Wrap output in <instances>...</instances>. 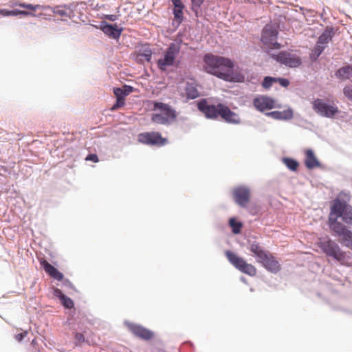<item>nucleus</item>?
<instances>
[{
    "label": "nucleus",
    "mask_w": 352,
    "mask_h": 352,
    "mask_svg": "<svg viewBox=\"0 0 352 352\" xmlns=\"http://www.w3.org/2000/svg\"><path fill=\"white\" fill-rule=\"evenodd\" d=\"M220 112L219 116L226 122L231 124H238L241 123L239 116L234 111H232L228 107L223 104L219 103Z\"/></svg>",
    "instance_id": "nucleus-16"
},
{
    "label": "nucleus",
    "mask_w": 352,
    "mask_h": 352,
    "mask_svg": "<svg viewBox=\"0 0 352 352\" xmlns=\"http://www.w3.org/2000/svg\"><path fill=\"white\" fill-rule=\"evenodd\" d=\"M313 109L317 113L327 118H333L339 112L336 106L328 104L321 99H316L314 101Z\"/></svg>",
    "instance_id": "nucleus-11"
},
{
    "label": "nucleus",
    "mask_w": 352,
    "mask_h": 352,
    "mask_svg": "<svg viewBox=\"0 0 352 352\" xmlns=\"http://www.w3.org/2000/svg\"><path fill=\"white\" fill-rule=\"evenodd\" d=\"M332 37V30L327 28L319 36L317 43L320 45H324V48H326L327 44L331 41Z\"/></svg>",
    "instance_id": "nucleus-26"
},
{
    "label": "nucleus",
    "mask_w": 352,
    "mask_h": 352,
    "mask_svg": "<svg viewBox=\"0 0 352 352\" xmlns=\"http://www.w3.org/2000/svg\"><path fill=\"white\" fill-rule=\"evenodd\" d=\"M75 340L78 342V344H81L85 342V337L82 333H76Z\"/></svg>",
    "instance_id": "nucleus-39"
},
{
    "label": "nucleus",
    "mask_w": 352,
    "mask_h": 352,
    "mask_svg": "<svg viewBox=\"0 0 352 352\" xmlns=\"http://www.w3.org/2000/svg\"><path fill=\"white\" fill-rule=\"evenodd\" d=\"M235 202L241 207H245L250 198V191L249 188L244 186L235 188L232 192Z\"/></svg>",
    "instance_id": "nucleus-13"
},
{
    "label": "nucleus",
    "mask_w": 352,
    "mask_h": 352,
    "mask_svg": "<svg viewBox=\"0 0 352 352\" xmlns=\"http://www.w3.org/2000/svg\"><path fill=\"white\" fill-rule=\"evenodd\" d=\"M279 82V84L284 87H287L289 85V81L286 78H276V82Z\"/></svg>",
    "instance_id": "nucleus-38"
},
{
    "label": "nucleus",
    "mask_w": 352,
    "mask_h": 352,
    "mask_svg": "<svg viewBox=\"0 0 352 352\" xmlns=\"http://www.w3.org/2000/svg\"><path fill=\"white\" fill-rule=\"evenodd\" d=\"M173 6H183L182 0H172Z\"/></svg>",
    "instance_id": "nucleus-47"
},
{
    "label": "nucleus",
    "mask_w": 352,
    "mask_h": 352,
    "mask_svg": "<svg viewBox=\"0 0 352 352\" xmlns=\"http://www.w3.org/2000/svg\"><path fill=\"white\" fill-rule=\"evenodd\" d=\"M125 104V98H116V102L113 104L111 109L116 110L122 107H123Z\"/></svg>",
    "instance_id": "nucleus-37"
},
{
    "label": "nucleus",
    "mask_w": 352,
    "mask_h": 352,
    "mask_svg": "<svg viewBox=\"0 0 352 352\" xmlns=\"http://www.w3.org/2000/svg\"><path fill=\"white\" fill-rule=\"evenodd\" d=\"M274 82H276V78H273L271 76H266L263 79V81L262 82V86L265 89H269L272 86V84Z\"/></svg>",
    "instance_id": "nucleus-33"
},
{
    "label": "nucleus",
    "mask_w": 352,
    "mask_h": 352,
    "mask_svg": "<svg viewBox=\"0 0 352 352\" xmlns=\"http://www.w3.org/2000/svg\"><path fill=\"white\" fill-rule=\"evenodd\" d=\"M336 76L342 80L349 79L352 76V64L340 68L336 74Z\"/></svg>",
    "instance_id": "nucleus-27"
},
{
    "label": "nucleus",
    "mask_w": 352,
    "mask_h": 352,
    "mask_svg": "<svg viewBox=\"0 0 352 352\" xmlns=\"http://www.w3.org/2000/svg\"><path fill=\"white\" fill-rule=\"evenodd\" d=\"M204 70L228 82H242L244 76L233 72L234 62L228 58L207 54L204 57Z\"/></svg>",
    "instance_id": "nucleus-1"
},
{
    "label": "nucleus",
    "mask_w": 352,
    "mask_h": 352,
    "mask_svg": "<svg viewBox=\"0 0 352 352\" xmlns=\"http://www.w3.org/2000/svg\"><path fill=\"white\" fill-rule=\"evenodd\" d=\"M275 119L288 120L293 117V112L292 110L288 109L283 111H273L269 113Z\"/></svg>",
    "instance_id": "nucleus-28"
},
{
    "label": "nucleus",
    "mask_w": 352,
    "mask_h": 352,
    "mask_svg": "<svg viewBox=\"0 0 352 352\" xmlns=\"http://www.w3.org/2000/svg\"><path fill=\"white\" fill-rule=\"evenodd\" d=\"M341 217L342 221L352 227V207L345 202L341 201L339 199L333 201L328 219V224L331 228L333 220L338 221V219Z\"/></svg>",
    "instance_id": "nucleus-2"
},
{
    "label": "nucleus",
    "mask_w": 352,
    "mask_h": 352,
    "mask_svg": "<svg viewBox=\"0 0 352 352\" xmlns=\"http://www.w3.org/2000/svg\"><path fill=\"white\" fill-rule=\"evenodd\" d=\"M193 7L200 8L204 0H191Z\"/></svg>",
    "instance_id": "nucleus-42"
},
{
    "label": "nucleus",
    "mask_w": 352,
    "mask_h": 352,
    "mask_svg": "<svg viewBox=\"0 0 352 352\" xmlns=\"http://www.w3.org/2000/svg\"><path fill=\"white\" fill-rule=\"evenodd\" d=\"M126 327H127L128 329L135 336L140 338L142 340H151L154 336L153 333L151 330H149L140 324H134V323H127Z\"/></svg>",
    "instance_id": "nucleus-15"
},
{
    "label": "nucleus",
    "mask_w": 352,
    "mask_h": 352,
    "mask_svg": "<svg viewBox=\"0 0 352 352\" xmlns=\"http://www.w3.org/2000/svg\"><path fill=\"white\" fill-rule=\"evenodd\" d=\"M197 107L208 118L214 119L219 116L220 108L219 104L217 105H210L208 104L206 99H202L197 103Z\"/></svg>",
    "instance_id": "nucleus-14"
},
{
    "label": "nucleus",
    "mask_w": 352,
    "mask_h": 352,
    "mask_svg": "<svg viewBox=\"0 0 352 352\" xmlns=\"http://www.w3.org/2000/svg\"><path fill=\"white\" fill-rule=\"evenodd\" d=\"M122 89L124 90L125 95L128 96L133 91V88L129 85H124Z\"/></svg>",
    "instance_id": "nucleus-43"
},
{
    "label": "nucleus",
    "mask_w": 352,
    "mask_h": 352,
    "mask_svg": "<svg viewBox=\"0 0 352 352\" xmlns=\"http://www.w3.org/2000/svg\"><path fill=\"white\" fill-rule=\"evenodd\" d=\"M138 141L148 145L163 146L167 143V139L162 138L160 133L152 131L138 135Z\"/></svg>",
    "instance_id": "nucleus-10"
},
{
    "label": "nucleus",
    "mask_w": 352,
    "mask_h": 352,
    "mask_svg": "<svg viewBox=\"0 0 352 352\" xmlns=\"http://www.w3.org/2000/svg\"><path fill=\"white\" fill-rule=\"evenodd\" d=\"M226 256L232 265L241 272L251 276L256 275V267L253 265L248 263L243 258L238 256L231 251H226Z\"/></svg>",
    "instance_id": "nucleus-8"
},
{
    "label": "nucleus",
    "mask_w": 352,
    "mask_h": 352,
    "mask_svg": "<svg viewBox=\"0 0 352 352\" xmlns=\"http://www.w3.org/2000/svg\"><path fill=\"white\" fill-rule=\"evenodd\" d=\"M343 94L349 101L352 102V84L346 85L343 88Z\"/></svg>",
    "instance_id": "nucleus-34"
},
{
    "label": "nucleus",
    "mask_w": 352,
    "mask_h": 352,
    "mask_svg": "<svg viewBox=\"0 0 352 352\" xmlns=\"http://www.w3.org/2000/svg\"><path fill=\"white\" fill-rule=\"evenodd\" d=\"M260 263L268 271L276 273L280 270V265L276 258L270 252Z\"/></svg>",
    "instance_id": "nucleus-17"
},
{
    "label": "nucleus",
    "mask_w": 352,
    "mask_h": 352,
    "mask_svg": "<svg viewBox=\"0 0 352 352\" xmlns=\"http://www.w3.org/2000/svg\"><path fill=\"white\" fill-rule=\"evenodd\" d=\"M85 160H87V161H92L94 162H98L99 161V159H98V157L97 155H96V154H89V155H88L86 157Z\"/></svg>",
    "instance_id": "nucleus-40"
},
{
    "label": "nucleus",
    "mask_w": 352,
    "mask_h": 352,
    "mask_svg": "<svg viewBox=\"0 0 352 352\" xmlns=\"http://www.w3.org/2000/svg\"><path fill=\"white\" fill-rule=\"evenodd\" d=\"M28 334V332L27 331H25L23 332H21L20 333H18L15 336V339L20 342L25 337H26Z\"/></svg>",
    "instance_id": "nucleus-41"
},
{
    "label": "nucleus",
    "mask_w": 352,
    "mask_h": 352,
    "mask_svg": "<svg viewBox=\"0 0 352 352\" xmlns=\"http://www.w3.org/2000/svg\"><path fill=\"white\" fill-rule=\"evenodd\" d=\"M305 164L307 168L314 169L320 166V164L317 157H316L313 150L307 149L305 151Z\"/></svg>",
    "instance_id": "nucleus-21"
},
{
    "label": "nucleus",
    "mask_w": 352,
    "mask_h": 352,
    "mask_svg": "<svg viewBox=\"0 0 352 352\" xmlns=\"http://www.w3.org/2000/svg\"><path fill=\"white\" fill-rule=\"evenodd\" d=\"M183 9L184 5L174 6L173 14L175 18L179 21H181L183 19Z\"/></svg>",
    "instance_id": "nucleus-32"
},
{
    "label": "nucleus",
    "mask_w": 352,
    "mask_h": 352,
    "mask_svg": "<svg viewBox=\"0 0 352 352\" xmlns=\"http://www.w3.org/2000/svg\"><path fill=\"white\" fill-rule=\"evenodd\" d=\"M249 250L254 254L256 258V261L259 263L270 253L268 251L264 250L263 247H261L258 243L255 241L250 244Z\"/></svg>",
    "instance_id": "nucleus-20"
},
{
    "label": "nucleus",
    "mask_w": 352,
    "mask_h": 352,
    "mask_svg": "<svg viewBox=\"0 0 352 352\" xmlns=\"http://www.w3.org/2000/svg\"><path fill=\"white\" fill-rule=\"evenodd\" d=\"M184 90L186 96L189 100L195 99L199 96V92L194 83L187 82Z\"/></svg>",
    "instance_id": "nucleus-24"
},
{
    "label": "nucleus",
    "mask_w": 352,
    "mask_h": 352,
    "mask_svg": "<svg viewBox=\"0 0 352 352\" xmlns=\"http://www.w3.org/2000/svg\"><path fill=\"white\" fill-rule=\"evenodd\" d=\"M153 54L150 45L146 44H138L135 47V52L131 54L133 59L138 63H144V61L149 62Z\"/></svg>",
    "instance_id": "nucleus-12"
},
{
    "label": "nucleus",
    "mask_w": 352,
    "mask_h": 352,
    "mask_svg": "<svg viewBox=\"0 0 352 352\" xmlns=\"http://www.w3.org/2000/svg\"><path fill=\"white\" fill-rule=\"evenodd\" d=\"M15 6H18L21 8H27L30 10V11H26V10H21L20 15L23 16H36V14L34 13L37 10L43 8L42 6L40 5H32L30 3H15Z\"/></svg>",
    "instance_id": "nucleus-23"
},
{
    "label": "nucleus",
    "mask_w": 352,
    "mask_h": 352,
    "mask_svg": "<svg viewBox=\"0 0 352 352\" xmlns=\"http://www.w3.org/2000/svg\"><path fill=\"white\" fill-rule=\"evenodd\" d=\"M334 234L340 238V243L345 247L352 250V231L349 230L340 221L333 220L331 228Z\"/></svg>",
    "instance_id": "nucleus-7"
},
{
    "label": "nucleus",
    "mask_w": 352,
    "mask_h": 352,
    "mask_svg": "<svg viewBox=\"0 0 352 352\" xmlns=\"http://www.w3.org/2000/svg\"><path fill=\"white\" fill-rule=\"evenodd\" d=\"M54 294L60 300L61 303L65 308L71 309L74 307L73 300L70 298L63 294L60 289H56L54 290Z\"/></svg>",
    "instance_id": "nucleus-25"
},
{
    "label": "nucleus",
    "mask_w": 352,
    "mask_h": 352,
    "mask_svg": "<svg viewBox=\"0 0 352 352\" xmlns=\"http://www.w3.org/2000/svg\"><path fill=\"white\" fill-rule=\"evenodd\" d=\"M153 110L160 111L152 115L151 120L156 124H168L177 117L175 111L170 105L163 102H153Z\"/></svg>",
    "instance_id": "nucleus-4"
},
{
    "label": "nucleus",
    "mask_w": 352,
    "mask_h": 352,
    "mask_svg": "<svg viewBox=\"0 0 352 352\" xmlns=\"http://www.w3.org/2000/svg\"><path fill=\"white\" fill-rule=\"evenodd\" d=\"M180 49L181 44L179 43H172L165 51L164 56L157 60L158 68L162 71H165L168 67L173 65Z\"/></svg>",
    "instance_id": "nucleus-6"
},
{
    "label": "nucleus",
    "mask_w": 352,
    "mask_h": 352,
    "mask_svg": "<svg viewBox=\"0 0 352 352\" xmlns=\"http://www.w3.org/2000/svg\"><path fill=\"white\" fill-rule=\"evenodd\" d=\"M40 264L43 267L45 272L52 278L58 280H62L63 279V274L56 267L49 263L46 260L41 259L40 261Z\"/></svg>",
    "instance_id": "nucleus-19"
},
{
    "label": "nucleus",
    "mask_w": 352,
    "mask_h": 352,
    "mask_svg": "<svg viewBox=\"0 0 352 352\" xmlns=\"http://www.w3.org/2000/svg\"><path fill=\"white\" fill-rule=\"evenodd\" d=\"M100 30L107 35L113 38H118L121 34L122 30H118L113 25L108 24L107 22H102Z\"/></svg>",
    "instance_id": "nucleus-22"
},
{
    "label": "nucleus",
    "mask_w": 352,
    "mask_h": 352,
    "mask_svg": "<svg viewBox=\"0 0 352 352\" xmlns=\"http://www.w3.org/2000/svg\"><path fill=\"white\" fill-rule=\"evenodd\" d=\"M0 14L4 16H10V10L6 9H0Z\"/></svg>",
    "instance_id": "nucleus-45"
},
{
    "label": "nucleus",
    "mask_w": 352,
    "mask_h": 352,
    "mask_svg": "<svg viewBox=\"0 0 352 352\" xmlns=\"http://www.w3.org/2000/svg\"><path fill=\"white\" fill-rule=\"evenodd\" d=\"M104 18L109 21H114L117 20L118 16L116 14H107L104 16Z\"/></svg>",
    "instance_id": "nucleus-44"
},
{
    "label": "nucleus",
    "mask_w": 352,
    "mask_h": 352,
    "mask_svg": "<svg viewBox=\"0 0 352 352\" xmlns=\"http://www.w3.org/2000/svg\"><path fill=\"white\" fill-rule=\"evenodd\" d=\"M253 104L254 107L261 111L271 109L274 107V101L267 96L256 98L253 101Z\"/></svg>",
    "instance_id": "nucleus-18"
},
{
    "label": "nucleus",
    "mask_w": 352,
    "mask_h": 352,
    "mask_svg": "<svg viewBox=\"0 0 352 352\" xmlns=\"http://www.w3.org/2000/svg\"><path fill=\"white\" fill-rule=\"evenodd\" d=\"M324 45H320L318 43L312 50V53L311 54V58L316 60L319 56L322 53L324 50Z\"/></svg>",
    "instance_id": "nucleus-30"
},
{
    "label": "nucleus",
    "mask_w": 352,
    "mask_h": 352,
    "mask_svg": "<svg viewBox=\"0 0 352 352\" xmlns=\"http://www.w3.org/2000/svg\"><path fill=\"white\" fill-rule=\"evenodd\" d=\"M278 34L277 26L272 24L266 25L262 31L261 38L263 45L269 50L280 49L281 45L277 42Z\"/></svg>",
    "instance_id": "nucleus-5"
},
{
    "label": "nucleus",
    "mask_w": 352,
    "mask_h": 352,
    "mask_svg": "<svg viewBox=\"0 0 352 352\" xmlns=\"http://www.w3.org/2000/svg\"><path fill=\"white\" fill-rule=\"evenodd\" d=\"M229 224L230 227L232 228V232L234 234L240 233L241 228L243 226L241 222L236 221L234 219H230L229 221Z\"/></svg>",
    "instance_id": "nucleus-31"
},
{
    "label": "nucleus",
    "mask_w": 352,
    "mask_h": 352,
    "mask_svg": "<svg viewBox=\"0 0 352 352\" xmlns=\"http://www.w3.org/2000/svg\"><path fill=\"white\" fill-rule=\"evenodd\" d=\"M283 162L291 170L296 171L299 166L298 162L292 158H283Z\"/></svg>",
    "instance_id": "nucleus-29"
},
{
    "label": "nucleus",
    "mask_w": 352,
    "mask_h": 352,
    "mask_svg": "<svg viewBox=\"0 0 352 352\" xmlns=\"http://www.w3.org/2000/svg\"><path fill=\"white\" fill-rule=\"evenodd\" d=\"M20 12H21V10H10V16H17V15H20Z\"/></svg>",
    "instance_id": "nucleus-46"
},
{
    "label": "nucleus",
    "mask_w": 352,
    "mask_h": 352,
    "mask_svg": "<svg viewBox=\"0 0 352 352\" xmlns=\"http://www.w3.org/2000/svg\"><path fill=\"white\" fill-rule=\"evenodd\" d=\"M272 58L280 64L289 67H297L301 65L300 58L295 54L286 51L273 54Z\"/></svg>",
    "instance_id": "nucleus-9"
},
{
    "label": "nucleus",
    "mask_w": 352,
    "mask_h": 352,
    "mask_svg": "<svg viewBox=\"0 0 352 352\" xmlns=\"http://www.w3.org/2000/svg\"><path fill=\"white\" fill-rule=\"evenodd\" d=\"M113 93L116 97V98H125L126 95H125L124 90L121 88H114Z\"/></svg>",
    "instance_id": "nucleus-35"
},
{
    "label": "nucleus",
    "mask_w": 352,
    "mask_h": 352,
    "mask_svg": "<svg viewBox=\"0 0 352 352\" xmlns=\"http://www.w3.org/2000/svg\"><path fill=\"white\" fill-rule=\"evenodd\" d=\"M54 13L56 16H59L62 18L68 16L67 11L65 9L60 8H56L54 10Z\"/></svg>",
    "instance_id": "nucleus-36"
},
{
    "label": "nucleus",
    "mask_w": 352,
    "mask_h": 352,
    "mask_svg": "<svg viewBox=\"0 0 352 352\" xmlns=\"http://www.w3.org/2000/svg\"><path fill=\"white\" fill-rule=\"evenodd\" d=\"M317 245L327 256L333 258L341 265L345 264L346 252L334 241L329 238L319 239Z\"/></svg>",
    "instance_id": "nucleus-3"
}]
</instances>
